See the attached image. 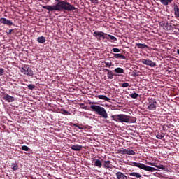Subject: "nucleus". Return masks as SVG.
Wrapping results in <instances>:
<instances>
[{
  "label": "nucleus",
  "mask_w": 179,
  "mask_h": 179,
  "mask_svg": "<svg viewBox=\"0 0 179 179\" xmlns=\"http://www.w3.org/2000/svg\"><path fill=\"white\" fill-rule=\"evenodd\" d=\"M57 3L55 5L42 6L43 9H46L49 12H73L76 10V8L69 2L62 0H55Z\"/></svg>",
  "instance_id": "obj_1"
},
{
  "label": "nucleus",
  "mask_w": 179,
  "mask_h": 179,
  "mask_svg": "<svg viewBox=\"0 0 179 179\" xmlns=\"http://www.w3.org/2000/svg\"><path fill=\"white\" fill-rule=\"evenodd\" d=\"M90 108L92 111H94L95 113H97V114L101 117H102V118H105V119L108 118V114L107 113V111L104 108L99 105H91Z\"/></svg>",
  "instance_id": "obj_2"
},
{
  "label": "nucleus",
  "mask_w": 179,
  "mask_h": 179,
  "mask_svg": "<svg viewBox=\"0 0 179 179\" xmlns=\"http://www.w3.org/2000/svg\"><path fill=\"white\" fill-rule=\"evenodd\" d=\"M131 166H133V167H138V169L145 170V171H149L150 173H155V171H157V169H156V168L147 166L142 163L136 162H131Z\"/></svg>",
  "instance_id": "obj_3"
},
{
  "label": "nucleus",
  "mask_w": 179,
  "mask_h": 179,
  "mask_svg": "<svg viewBox=\"0 0 179 179\" xmlns=\"http://www.w3.org/2000/svg\"><path fill=\"white\" fill-rule=\"evenodd\" d=\"M113 121H115L116 122H125L128 124V115L125 114H120V115H113L111 116Z\"/></svg>",
  "instance_id": "obj_4"
},
{
  "label": "nucleus",
  "mask_w": 179,
  "mask_h": 179,
  "mask_svg": "<svg viewBox=\"0 0 179 179\" xmlns=\"http://www.w3.org/2000/svg\"><path fill=\"white\" fill-rule=\"evenodd\" d=\"M157 106V102L156 101V99H155L153 98L148 99V110L154 111V110H156Z\"/></svg>",
  "instance_id": "obj_5"
},
{
  "label": "nucleus",
  "mask_w": 179,
  "mask_h": 179,
  "mask_svg": "<svg viewBox=\"0 0 179 179\" xmlns=\"http://www.w3.org/2000/svg\"><path fill=\"white\" fill-rule=\"evenodd\" d=\"M93 36L94 37H96V38H97V40H99V41H100V40H101V38L103 40H106V38H107V34H106L103 31H94L93 33Z\"/></svg>",
  "instance_id": "obj_6"
},
{
  "label": "nucleus",
  "mask_w": 179,
  "mask_h": 179,
  "mask_svg": "<svg viewBox=\"0 0 179 179\" xmlns=\"http://www.w3.org/2000/svg\"><path fill=\"white\" fill-rule=\"evenodd\" d=\"M141 62L142 64H144V65L151 66V68H154V66H156V63L153 62V61L150 59H142Z\"/></svg>",
  "instance_id": "obj_7"
},
{
  "label": "nucleus",
  "mask_w": 179,
  "mask_h": 179,
  "mask_svg": "<svg viewBox=\"0 0 179 179\" xmlns=\"http://www.w3.org/2000/svg\"><path fill=\"white\" fill-rule=\"evenodd\" d=\"M120 153H121V155H129L130 156H134V155H135V151H134V150L127 148L120 150Z\"/></svg>",
  "instance_id": "obj_8"
},
{
  "label": "nucleus",
  "mask_w": 179,
  "mask_h": 179,
  "mask_svg": "<svg viewBox=\"0 0 179 179\" xmlns=\"http://www.w3.org/2000/svg\"><path fill=\"white\" fill-rule=\"evenodd\" d=\"M0 22L2 24H6V26H15V24H13V22L3 17L0 19Z\"/></svg>",
  "instance_id": "obj_9"
},
{
  "label": "nucleus",
  "mask_w": 179,
  "mask_h": 179,
  "mask_svg": "<svg viewBox=\"0 0 179 179\" xmlns=\"http://www.w3.org/2000/svg\"><path fill=\"white\" fill-rule=\"evenodd\" d=\"M3 100H5V101H7L8 103H13V101H15V97L8 94H4V96H3Z\"/></svg>",
  "instance_id": "obj_10"
},
{
  "label": "nucleus",
  "mask_w": 179,
  "mask_h": 179,
  "mask_svg": "<svg viewBox=\"0 0 179 179\" xmlns=\"http://www.w3.org/2000/svg\"><path fill=\"white\" fill-rule=\"evenodd\" d=\"M110 54H113V57L116 58V59H127V57L124 55L120 54V53H113L110 52Z\"/></svg>",
  "instance_id": "obj_11"
},
{
  "label": "nucleus",
  "mask_w": 179,
  "mask_h": 179,
  "mask_svg": "<svg viewBox=\"0 0 179 179\" xmlns=\"http://www.w3.org/2000/svg\"><path fill=\"white\" fill-rule=\"evenodd\" d=\"M116 177L117 179H128V177L125 174L120 171L116 173Z\"/></svg>",
  "instance_id": "obj_12"
},
{
  "label": "nucleus",
  "mask_w": 179,
  "mask_h": 179,
  "mask_svg": "<svg viewBox=\"0 0 179 179\" xmlns=\"http://www.w3.org/2000/svg\"><path fill=\"white\" fill-rule=\"evenodd\" d=\"M82 148H83L82 145L76 144V145H71V150H75V151L78 152V151L82 150Z\"/></svg>",
  "instance_id": "obj_13"
},
{
  "label": "nucleus",
  "mask_w": 179,
  "mask_h": 179,
  "mask_svg": "<svg viewBox=\"0 0 179 179\" xmlns=\"http://www.w3.org/2000/svg\"><path fill=\"white\" fill-rule=\"evenodd\" d=\"M173 12H174L175 17L176 19H178V17H179V8H178V6L175 5L173 6Z\"/></svg>",
  "instance_id": "obj_14"
},
{
  "label": "nucleus",
  "mask_w": 179,
  "mask_h": 179,
  "mask_svg": "<svg viewBox=\"0 0 179 179\" xmlns=\"http://www.w3.org/2000/svg\"><path fill=\"white\" fill-rule=\"evenodd\" d=\"M131 177H135L136 178H141L142 177V174L138 172H131L128 173Z\"/></svg>",
  "instance_id": "obj_15"
},
{
  "label": "nucleus",
  "mask_w": 179,
  "mask_h": 179,
  "mask_svg": "<svg viewBox=\"0 0 179 179\" xmlns=\"http://www.w3.org/2000/svg\"><path fill=\"white\" fill-rule=\"evenodd\" d=\"M173 1L174 0H159V2L162 3V5L167 6L169 3H172Z\"/></svg>",
  "instance_id": "obj_16"
},
{
  "label": "nucleus",
  "mask_w": 179,
  "mask_h": 179,
  "mask_svg": "<svg viewBox=\"0 0 179 179\" xmlns=\"http://www.w3.org/2000/svg\"><path fill=\"white\" fill-rule=\"evenodd\" d=\"M114 76H120V74L117 75V74H115L113 73V71H109L108 73H107V76L108 78V79H114Z\"/></svg>",
  "instance_id": "obj_17"
},
{
  "label": "nucleus",
  "mask_w": 179,
  "mask_h": 179,
  "mask_svg": "<svg viewBox=\"0 0 179 179\" xmlns=\"http://www.w3.org/2000/svg\"><path fill=\"white\" fill-rule=\"evenodd\" d=\"M106 40H110V41L112 43H115V41H117V38L114 36L110 34H107Z\"/></svg>",
  "instance_id": "obj_18"
},
{
  "label": "nucleus",
  "mask_w": 179,
  "mask_h": 179,
  "mask_svg": "<svg viewBox=\"0 0 179 179\" xmlns=\"http://www.w3.org/2000/svg\"><path fill=\"white\" fill-rule=\"evenodd\" d=\"M37 41L39 43V44H44L47 40L45 39V37L44 36H39L37 38Z\"/></svg>",
  "instance_id": "obj_19"
},
{
  "label": "nucleus",
  "mask_w": 179,
  "mask_h": 179,
  "mask_svg": "<svg viewBox=\"0 0 179 179\" xmlns=\"http://www.w3.org/2000/svg\"><path fill=\"white\" fill-rule=\"evenodd\" d=\"M113 72H115V73H118L120 75L124 73V69L121 67H117L115 69V70H113Z\"/></svg>",
  "instance_id": "obj_20"
},
{
  "label": "nucleus",
  "mask_w": 179,
  "mask_h": 179,
  "mask_svg": "<svg viewBox=\"0 0 179 179\" xmlns=\"http://www.w3.org/2000/svg\"><path fill=\"white\" fill-rule=\"evenodd\" d=\"M136 45L138 48H140L141 50H143L145 48H148L146 44H143V43H136Z\"/></svg>",
  "instance_id": "obj_21"
},
{
  "label": "nucleus",
  "mask_w": 179,
  "mask_h": 179,
  "mask_svg": "<svg viewBox=\"0 0 179 179\" xmlns=\"http://www.w3.org/2000/svg\"><path fill=\"white\" fill-rule=\"evenodd\" d=\"M26 75H27V76H33V75H34V73L33 72V70H31V68L27 67Z\"/></svg>",
  "instance_id": "obj_22"
},
{
  "label": "nucleus",
  "mask_w": 179,
  "mask_h": 179,
  "mask_svg": "<svg viewBox=\"0 0 179 179\" xmlns=\"http://www.w3.org/2000/svg\"><path fill=\"white\" fill-rule=\"evenodd\" d=\"M97 97L100 100H105V101H110V98L107 97L105 95H99Z\"/></svg>",
  "instance_id": "obj_23"
},
{
  "label": "nucleus",
  "mask_w": 179,
  "mask_h": 179,
  "mask_svg": "<svg viewBox=\"0 0 179 179\" xmlns=\"http://www.w3.org/2000/svg\"><path fill=\"white\" fill-rule=\"evenodd\" d=\"M110 163H111L110 161H104V163H103L104 169H110V167H111Z\"/></svg>",
  "instance_id": "obj_24"
},
{
  "label": "nucleus",
  "mask_w": 179,
  "mask_h": 179,
  "mask_svg": "<svg viewBox=\"0 0 179 179\" xmlns=\"http://www.w3.org/2000/svg\"><path fill=\"white\" fill-rule=\"evenodd\" d=\"M94 166L95 167H99V169L101 168V161L99 159H96L94 162Z\"/></svg>",
  "instance_id": "obj_25"
},
{
  "label": "nucleus",
  "mask_w": 179,
  "mask_h": 179,
  "mask_svg": "<svg viewBox=\"0 0 179 179\" xmlns=\"http://www.w3.org/2000/svg\"><path fill=\"white\" fill-rule=\"evenodd\" d=\"M128 123L136 122V118L134 117L128 116Z\"/></svg>",
  "instance_id": "obj_26"
},
{
  "label": "nucleus",
  "mask_w": 179,
  "mask_h": 179,
  "mask_svg": "<svg viewBox=\"0 0 179 179\" xmlns=\"http://www.w3.org/2000/svg\"><path fill=\"white\" fill-rule=\"evenodd\" d=\"M12 169L13 170V171H17V170H19V166L17 165V163H14L12 164Z\"/></svg>",
  "instance_id": "obj_27"
},
{
  "label": "nucleus",
  "mask_w": 179,
  "mask_h": 179,
  "mask_svg": "<svg viewBox=\"0 0 179 179\" xmlns=\"http://www.w3.org/2000/svg\"><path fill=\"white\" fill-rule=\"evenodd\" d=\"M61 114H63L64 115H71V113L64 108L61 109Z\"/></svg>",
  "instance_id": "obj_28"
},
{
  "label": "nucleus",
  "mask_w": 179,
  "mask_h": 179,
  "mask_svg": "<svg viewBox=\"0 0 179 179\" xmlns=\"http://www.w3.org/2000/svg\"><path fill=\"white\" fill-rule=\"evenodd\" d=\"M129 96L131 98V99H138V97H139V94L136 92H134L133 94H131L129 95Z\"/></svg>",
  "instance_id": "obj_29"
},
{
  "label": "nucleus",
  "mask_w": 179,
  "mask_h": 179,
  "mask_svg": "<svg viewBox=\"0 0 179 179\" xmlns=\"http://www.w3.org/2000/svg\"><path fill=\"white\" fill-rule=\"evenodd\" d=\"M157 139H163V138H164V136L163 135V133H159L157 136H156Z\"/></svg>",
  "instance_id": "obj_30"
},
{
  "label": "nucleus",
  "mask_w": 179,
  "mask_h": 179,
  "mask_svg": "<svg viewBox=\"0 0 179 179\" xmlns=\"http://www.w3.org/2000/svg\"><path fill=\"white\" fill-rule=\"evenodd\" d=\"M103 64L106 65V66H108V68L111 66H114V64H113V62H103Z\"/></svg>",
  "instance_id": "obj_31"
},
{
  "label": "nucleus",
  "mask_w": 179,
  "mask_h": 179,
  "mask_svg": "<svg viewBox=\"0 0 179 179\" xmlns=\"http://www.w3.org/2000/svg\"><path fill=\"white\" fill-rule=\"evenodd\" d=\"M155 167L157 169H160L161 170H166V167L160 164V165H155Z\"/></svg>",
  "instance_id": "obj_32"
},
{
  "label": "nucleus",
  "mask_w": 179,
  "mask_h": 179,
  "mask_svg": "<svg viewBox=\"0 0 179 179\" xmlns=\"http://www.w3.org/2000/svg\"><path fill=\"white\" fill-rule=\"evenodd\" d=\"M22 150H24L25 152H29V150H30V148H29L27 145H22Z\"/></svg>",
  "instance_id": "obj_33"
},
{
  "label": "nucleus",
  "mask_w": 179,
  "mask_h": 179,
  "mask_svg": "<svg viewBox=\"0 0 179 179\" xmlns=\"http://www.w3.org/2000/svg\"><path fill=\"white\" fill-rule=\"evenodd\" d=\"M28 89H29V90H33L34 89V85L33 84H29L27 86Z\"/></svg>",
  "instance_id": "obj_34"
},
{
  "label": "nucleus",
  "mask_w": 179,
  "mask_h": 179,
  "mask_svg": "<svg viewBox=\"0 0 179 179\" xmlns=\"http://www.w3.org/2000/svg\"><path fill=\"white\" fill-rule=\"evenodd\" d=\"M171 22H172L171 24H172V26H173V27H179L178 23L174 22V21H171Z\"/></svg>",
  "instance_id": "obj_35"
},
{
  "label": "nucleus",
  "mask_w": 179,
  "mask_h": 179,
  "mask_svg": "<svg viewBox=\"0 0 179 179\" xmlns=\"http://www.w3.org/2000/svg\"><path fill=\"white\" fill-rule=\"evenodd\" d=\"M129 86V83H124L122 84V87H128Z\"/></svg>",
  "instance_id": "obj_36"
},
{
  "label": "nucleus",
  "mask_w": 179,
  "mask_h": 179,
  "mask_svg": "<svg viewBox=\"0 0 179 179\" xmlns=\"http://www.w3.org/2000/svg\"><path fill=\"white\" fill-rule=\"evenodd\" d=\"M27 67L22 68V70H21V72H22V73H24V75H26V73H27Z\"/></svg>",
  "instance_id": "obj_37"
},
{
  "label": "nucleus",
  "mask_w": 179,
  "mask_h": 179,
  "mask_svg": "<svg viewBox=\"0 0 179 179\" xmlns=\"http://www.w3.org/2000/svg\"><path fill=\"white\" fill-rule=\"evenodd\" d=\"M112 50L113 51V52H120V50L118 48H113Z\"/></svg>",
  "instance_id": "obj_38"
},
{
  "label": "nucleus",
  "mask_w": 179,
  "mask_h": 179,
  "mask_svg": "<svg viewBox=\"0 0 179 179\" xmlns=\"http://www.w3.org/2000/svg\"><path fill=\"white\" fill-rule=\"evenodd\" d=\"M90 1L92 2V3H95V4L99 3V0H90Z\"/></svg>",
  "instance_id": "obj_39"
},
{
  "label": "nucleus",
  "mask_w": 179,
  "mask_h": 179,
  "mask_svg": "<svg viewBox=\"0 0 179 179\" xmlns=\"http://www.w3.org/2000/svg\"><path fill=\"white\" fill-rule=\"evenodd\" d=\"M3 72H5V70L3 69H0V76H2V75H3Z\"/></svg>",
  "instance_id": "obj_40"
},
{
  "label": "nucleus",
  "mask_w": 179,
  "mask_h": 179,
  "mask_svg": "<svg viewBox=\"0 0 179 179\" xmlns=\"http://www.w3.org/2000/svg\"><path fill=\"white\" fill-rule=\"evenodd\" d=\"M74 127H77V128H78V129H83V128L80 127V126H78L77 124H74Z\"/></svg>",
  "instance_id": "obj_41"
},
{
  "label": "nucleus",
  "mask_w": 179,
  "mask_h": 179,
  "mask_svg": "<svg viewBox=\"0 0 179 179\" xmlns=\"http://www.w3.org/2000/svg\"><path fill=\"white\" fill-rule=\"evenodd\" d=\"M12 31H13V29H10L8 32H7V34H12Z\"/></svg>",
  "instance_id": "obj_42"
},
{
  "label": "nucleus",
  "mask_w": 179,
  "mask_h": 179,
  "mask_svg": "<svg viewBox=\"0 0 179 179\" xmlns=\"http://www.w3.org/2000/svg\"><path fill=\"white\" fill-rule=\"evenodd\" d=\"M148 164H149L150 166H154V167H155V163H152V162H148Z\"/></svg>",
  "instance_id": "obj_43"
},
{
  "label": "nucleus",
  "mask_w": 179,
  "mask_h": 179,
  "mask_svg": "<svg viewBox=\"0 0 179 179\" xmlns=\"http://www.w3.org/2000/svg\"><path fill=\"white\" fill-rule=\"evenodd\" d=\"M103 71H104V72H108V71H111V70H109L108 69H104Z\"/></svg>",
  "instance_id": "obj_44"
},
{
  "label": "nucleus",
  "mask_w": 179,
  "mask_h": 179,
  "mask_svg": "<svg viewBox=\"0 0 179 179\" xmlns=\"http://www.w3.org/2000/svg\"><path fill=\"white\" fill-rule=\"evenodd\" d=\"M173 34H176V36H178V31H173Z\"/></svg>",
  "instance_id": "obj_45"
},
{
  "label": "nucleus",
  "mask_w": 179,
  "mask_h": 179,
  "mask_svg": "<svg viewBox=\"0 0 179 179\" xmlns=\"http://www.w3.org/2000/svg\"><path fill=\"white\" fill-rule=\"evenodd\" d=\"M177 54L179 55V49H177Z\"/></svg>",
  "instance_id": "obj_46"
},
{
  "label": "nucleus",
  "mask_w": 179,
  "mask_h": 179,
  "mask_svg": "<svg viewBox=\"0 0 179 179\" xmlns=\"http://www.w3.org/2000/svg\"><path fill=\"white\" fill-rule=\"evenodd\" d=\"M129 178H130V179H135V178H131V177H129Z\"/></svg>",
  "instance_id": "obj_47"
},
{
  "label": "nucleus",
  "mask_w": 179,
  "mask_h": 179,
  "mask_svg": "<svg viewBox=\"0 0 179 179\" xmlns=\"http://www.w3.org/2000/svg\"><path fill=\"white\" fill-rule=\"evenodd\" d=\"M166 26H169V23H166Z\"/></svg>",
  "instance_id": "obj_48"
},
{
  "label": "nucleus",
  "mask_w": 179,
  "mask_h": 179,
  "mask_svg": "<svg viewBox=\"0 0 179 179\" xmlns=\"http://www.w3.org/2000/svg\"><path fill=\"white\" fill-rule=\"evenodd\" d=\"M172 29H177V28H176V27H172Z\"/></svg>",
  "instance_id": "obj_49"
},
{
  "label": "nucleus",
  "mask_w": 179,
  "mask_h": 179,
  "mask_svg": "<svg viewBox=\"0 0 179 179\" xmlns=\"http://www.w3.org/2000/svg\"><path fill=\"white\" fill-rule=\"evenodd\" d=\"M0 112H1V109H0Z\"/></svg>",
  "instance_id": "obj_50"
}]
</instances>
